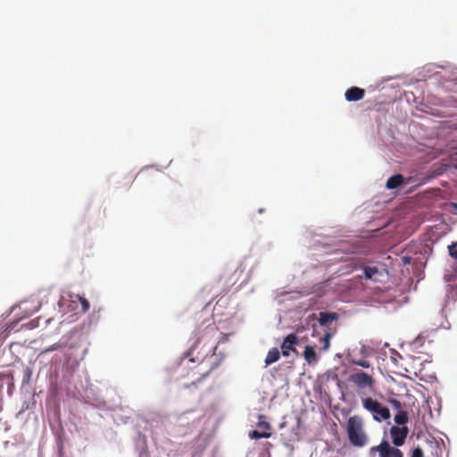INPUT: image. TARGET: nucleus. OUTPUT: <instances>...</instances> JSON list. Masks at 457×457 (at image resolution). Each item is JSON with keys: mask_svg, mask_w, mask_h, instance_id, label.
Listing matches in <instances>:
<instances>
[{"mask_svg": "<svg viewBox=\"0 0 457 457\" xmlns=\"http://www.w3.org/2000/svg\"><path fill=\"white\" fill-rule=\"evenodd\" d=\"M216 334L217 328L215 327H207L187 353V355L190 356L188 361L202 362L209 354L213 355L217 348Z\"/></svg>", "mask_w": 457, "mask_h": 457, "instance_id": "nucleus-1", "label": "nucleus"}, {"mask_svg": "<svg viewBox=\"0 0 457 457\" xmlns=\"http://www.w3.org/2000/svg\"><path fill=\"white\" fill-rule=\"evenodd\" d=\"M330 337H331V334L330 333H326L321 338H320V342L323 344V349L324 350H328L329 348V345H330Z\"/></svg>", "mask_w": 457, "mask_h": 457, "instance_id": "nucleus-19", "label": "nucleus"}, {"mask_svg": "<svg viewBox=\"0 0 457 457\" xmlns=\"http://www.w3.org/2000/svg\"><path fill=\"white\" fill-rule=\"evenodd\" d=\"M270 436L271 433L267 431L260 432L258 430H253L249 433V437L252 439L269 438Z\"/></svg>", "mask_w": 457, "mask_h": 457, "instance_id": "nucleus-16", "label": "nucleus"}, {"mask_svg": "<svg viewBox=\"0 0 457 457\" xmlns=\"http://www.w3.org/2000/svg\"><path fill=\"white\" fill-rule=\"evenodd\" d=\"M337 318L338 315L336 312H320L319 323L320 326L328 327L331 321Z\"/></svg>", "mask_w": 457, "mask_h": 457, "instance_id": "nucleus-10", "label": "nucleus"}, {"mask_svg": "<svg viewBox=\"0 0 457 457\" xmlns=\"http://www.w3.org/2000/svg\"><path fill=\"white\" fill-rule=\"evenodd\" d=\"M375 453H378L379 457H403L401 450L391 446L386 440H383L378 445L372 446L370 449V455H373Z\"/></svg>", "mask_w": 457, "mask_h": 457, "instance_id": "nucleus-6", "label": "nucleus"}, {"mask_svg": "<svg viewBox=\"0 0 457 457\" xmlns=\"http://www.w3.org/2000/svg\"><path fill=\"white\" fill-rule=\"evenodd\" d=\"M403 180L404 179L401 174H396L387 179L386 186L388 189H395L400 187Z\"/></svg>", "mask_w": 457, "mask_h": 457, "instance_id": "nucleus-11", "label": "nucleus"}, {"mask_svg": "<svg viewBox=\"0 0 457 457\" xmlns=\"http://www.w3.org/2000/svg\"><path fill=\"white\" fill-rule=\"evenodd\" d=\"M74 299L72 300L73 303H76V301H79L81 304V311L83 312H86L89 310V307H90V304L88 303V301L85 298H83L82 296H80L79 295H75L72 296Z\"/></svg>", "mask_w": 457, "mask_h": 457, "instance_id": "nucleus-15", "label": "nucleus"}, {"mask_svg": "<svg viewBox=\"0 0 457 457\" xmlns=\"http://www.w3.org/2000/svg\"><path fill=\"white\" fill-rule=\"evenodd\" d=\"M449 253H450V255L456 259L457 260V242L456 243H453L450 246H449Z\"/></svg>", "mask_w": 457, "mask_h": 457, "instance_id": "nucleus-21", "label": "nucleus"}, {"mask_svg": "<svg viewBox=\"0 0 457 457\" xmlns=\"http://www.w3.org/2000/svg\"><path fill=\"white\" fill-rule=\"evenodd\" d=\"M31 377H32V369L30 367L27 366L24 370L22 383L26 384V385L29 384Z\"/></svg>", "mask_w": 457, "mask_h": 457, "instance_id": "nucleus-18", "label": "nucleus"}, {"mask_svg": "<svg viewBox=\"0 0 457 457\" xmlns=\"http://www.w3.org/2000/svg\"><path fill=\"white\" fill-rule=\"evenodd\" d=\"M453 168H454L455 170H457V158H454V159H453Z\"/></svg>", "mask_w": 457, "mask_h": 457, "instance_id": "nucleus-25", "label": "nucleus"}, {"mask_svg": "<svg viewBox=\"0 0 457 457\" xmlns=\"http://www.w3.org/2000/svg\"><path fill=\"white\" fill-rule=\"evenodd\" d=\"M346 432L350 443L357 447L364 446L368 442L367 435L363 429V420L358 415L348 419Z\"/></svg>", "mask_w": 457, "mask_h": 457, "instance_id": "nucleus-2", "label": "nucleus"}, {"mask_svg": "<svg viewBox=\"0 0 457 457\" xmlns=\"http://www.w3.org/2000/svg\"><path fill=\"white\" fill-rule=\"evenodd\" d=\"M58 348H59V345L54 344V345H51L49 348L46 349L45 352L46 353V352L57 350Z\"/></svg>", "mask_w": 457, "mask_h": 457, "instance_id": "nucleus-24", "label": "nucleus"}, {"mask_svg": "<svg viewBox=\"0 0 457 457\" xmlns=\"http://www.w3.org/2000/svg\"><path fill=\"white\" fill-rule=\"evenodd\" d=\"M364 262L362 259L358 257H353L349 260V263L347 265L348 270L345 271L346 273L352 272L354 270H357L359 268H363L364 271V278L366 279H371L376 281L377 278H375L376 275L379 273L378 269L377 267H370V266H363Z\"/></svg>", "mask_w": 457, "mask_h": 457, "instance_id": "nucleus-5", "label": "nucleus"}, {"mask_svg": "<svg viewBox=\"0 0 457 457\" xmlns=\"http://www.w3.org/2000/svg\"><path fill=\"white\" fill-rule=\"evenodd\" d=\"M408 433H409V429L405 426H403L402 428H400L398 426H393L390 428V435L392 437L393 444L395 446L403 445L405 442Z\"/></svg>", "mask_w": 457, "mask_h": 457, "instance_id": "nucleus-7", "label": "nucleus"}, {"mask_svg": "<svg viewBox=\"0 0 457 457\" xmlns=\"http://www.w3.org/2000/svg\"><path fill=\"white\" fill-rule=\"evenodd\" d=\"M280 358V353L278 348L273 347L271 348L265 358V364L266 366L270 365L276 361H278Z\"/></svg>", "mask_w": 457, "mask_h": 457, "instance_id": "nucleus-13", "label": "nucleus"}, {"mask_svg": "<svg viewBox=\"0 0 457 457\" xmlns=\"http://www.w3.org/2000/svg\"><path fill=\"white\" fill-rule=\"evenodd\" d=\"M365 96V90L358 87H352L345 93V97L348 102H356L361 100Z\"/></svg>", "mask_w": 457, "mask_h": 457, "instance_id": "nucleus-9", "label": "nucleus"}, {"mask_svg": "<svg viewBox=\"0 0 457 457\" xmlns=\"http://www.w3.org/2000/svg\"><path fill=\"white\" fill-rule=\"evenodd\" d=\"M348 380L359 390L373 391L376 387V380L373 376L361 370L353 372Z\"/></svg>", "mask_w": 457, "mask_h": 457, "instance_id": "nucleus-4", "label": "nucleus"}, {"mask_svg": "<svg viewBox=\"0 0 457 457\" xmlns=\"http://www.w3.org/2000/svg\"><path fill=\"white\" fill-rule=\"evenodd\" d=\"M298 337L295 334L287 335L281 345V351L283 356H289L290 352L293 351L296 353V350L294 348V345L298 344Z\"/></svg>", "mask_w": 457, "mask_h": 457, "instance_id": "nucleus-8", "label": "nucleus"}, {"mask_svg": "<svg viewBox=\"0 0 457 457\" xmlns=\"http://www.w3.org/2000/svg\"><path fill=\"white\" fill-rule=\"evenodd\" d=\"M411 457H423V451L420 447H416L411 453Z\"/></svg>", "mask_w": 457, "mask_h": 457, "instance_id": "nucleus-22", "label": "nucleus"}, {"mask_svg": "<svg viewBox=\"0 0 457 457\" xmlns=\"http://www.w3.org/2000/svg\"><path fill=\"white\" fill-rule=\"evenodd\" d=\"M351 363L360 366L361 368L369 369L370 368L371 364L369 361L363 360V359H352Z\"/></svg>", "mask_w": 457, "mask_h": 457, "instance_id": "nucleus-17", "label": "nucleus"}, {"mask_svg": "<svg viewBox=\"0 0 457 457\" xmlns=\"http://www.w3.org/2000/svg\"><path fill=\"white\" fill-rule=\"evenodd\" d=\"M258 426L260 428H264L265 429H270V425L269 422H266V421H260L258 423Z\"/></svg>", "mask_w": 457, "mask_h": 457, "instance_id": "nucleus-23", "label": "nucleus"}, {"mask_svg": "<svg viewBox=\"0 0 457 457\" xmlns=\"http://www.w3.org/2000/svg\"><path fill=\"white\" fill-rule=\"evenodd\" d=\"M362 407L372 413L376 421L381 422L390 418V411L387 407L383 406L378 401L371 397H361Z\"/></svg>", "mask_w": 457, "mask_h": 457, "instance_id": "nucleus-3", "label": "nucleus"}, {"mask_svg": "<svg viewBox=\"0 0 457 457\" xmlns=\"http://www.w3.org/2000/svg\"><path fill=\"white\" fill-rule=\"evenodd\" d=\"M303 357L309 364L316 362L317 361V353L315 351V347L312 346V345L305 346L304 351H303Z\"/></svg>", "mask_w": 457, "mask_h": 457, "instance_id": "nucleus-12", "label": "nucleus"}, {"mask_svg": "<svg viewBox=\"0 0 457 457\" xmlns=\"http://www.w3.org/2000/svg\"><path fill=\"white\" fill-rule=\"evenodd\" d=\"M37 309H38V306H36V307L34 308V312H35V311H37Z\"/></svg>", "mask_w": 457, "mask_h": 457, "instance_id": "nucleus-26", "label": "nucleus"}, {"mask_svg": "<svg viewBox=\"0 0 457 457\" xmlns=\"http://www.w3.org/2000/svg\"><path fill=\"white\" fill-rule=\"evenodd\" d=\"M395 422L397 425H405L408 422V414L405 411H400L395 416Z\"/></svg>", "mask_w": 457, "mask_h": 457, "instance_id": "nucleus-14", "label": "nucleus"}, {"mask_svg": "<svg viewBox=\"0 0 457 457\" xmlns=\"http://www.w3.org/2000/svg\"><path fill=\"white\" fill-rule=\"evenodd\" d=\"M390 404L395 410H397L398 411H403L402 410V403L397 399H390L389 400Z\"/></svg>", "mask_w": 457, "mask_h": 457, "instance_id": "nucleus-20", "label": "nucleus"}]
</instances>
